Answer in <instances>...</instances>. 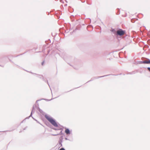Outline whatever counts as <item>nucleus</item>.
Instances as JSON below:
<instances>
[{
	"mask_svg": "<svg viewBox=\"0 0 150 150\" xmlns=\"http://www.w3.org/2000/svg\"><path fill=\"white\" fill-rule=\"evenodd\" d=\"M63 136H61L59 139V146H59V147L61 146H62V143L63 142Z\"/></svg>",
	"mask_w": 150,
	"mask_h": 150,
	"instance_id": "nucleus-3",
	"label": "nucleus"
},
{
	"mask_svg": "<svg viewBox=\"0 0 150 150\" xmlns=\"http://www.w3.org/2000/svg\"><path fill=\"white\" fill-rule=\"evenodd\" d=\"M136 73V72L135 71H133L132 72H130L129 74H135Z\"/></svg>",
	"mask_w": 150,
	"mask_h": 150,
	"instance_id": "nucleus-17",
	"label": "nucleus"
},
{
	"mask_svg": "<svg viewBox=\"0 0 150 150\" xmlns=\"http://www.w3.org/2000/svg\"><path fill=\"white\" fill-rule=\"evenodd\" d=\"M26 127H25L24 129H23V130H25L26 129Z\"/></svg>",
	"mask_w": 150,
	"mask_h": 150,
	"instance_id": "nucleus-32",
	"label": "nucleus"
},
{
	"mask_svg": "<svg viewBox=\"0 0 150 150\" xmlns=\"http://www.w3.org/2000/svg\"><path fill=\"white\" fill-rule=\"evenodd\" d=\"M65 133L67 134H71V132L69 129L65 127Z\"/></svg>",
	"mask_w": 150,
	"mask_h": 150,
	"instance_id": "nucleus-5",
	"label": "nucleus"
},
{
	"mask_svg": "<svg viewBox=\"0 0 150 150\" xmlns=\"http://www.w3.org/2000/svg\"><path fill=\"white\" fill-rule=\"evenodd\" d=\"M69 92V91H68L67 92H65V93H67V92Z\"/></svg>",
	"mask_w": 150,
	"mask_h": 150,
	"instance_id": "nucleus-34",
	"label": "nucleus"
},
{
	"mask_svg": "<svg viewBox=\"0 0 150 150\" xmlns=\"http://www.w3.org/2000/svg\"><path fill=\"white\" fill-rule=\"evenodd\" d=\"M18 67H19L17 65Z\"/></svg>",
	"mask_w": 150,
	"mask_h": 150,
	"instance_id": "nucleus-38",
	"label": "nucleus"
},
{
	"mask_svg": "<svg viewBox=\"0 0 150 150\" xmlns=\"http://www.w3.org/2000/svg\"><path fill=\"white\" fill-rule=\"evenodd\" d=\"M35 107L37 108V109L38 110L39 112L42 115H44V112L41 110L39 107H38L37 105H35Z\"/></svg>",
	"mask_w": 150,
	"mask_h": 150,
	"instance_id": "nucleus-4",
	"label": "nucleus"
},
{
	"mask_svg": "<svg viewBox=\"0 0 150 150\" xmlns=\"http://www.w3.org/2000/svg\"><path fill=\"white\" fill-rule=\"evenodd\" d=\"M69 11L71 13H72L74 11V9L73 8L71 10H70L69 9Z\"/></svg>",
	"mask_w": 150,
	"mask_h": 150,
	"instance_id": "nucleus-19",
	"label": "nucleus"
},
{
	"mask_svg": "<svg viewBox=\"0 0 150 150\" xmlns=\"http://www.w3.org/2000/svg\"><path fill=\"white\" fill-rule=\"evenodd\" d=\"M126 31L121 29L119 28L117 30L116 36H121L125 33Z\"/></svg>",
	"mask_w": 150,
	"mask_h": 150,
	"instance_id": "nucleus-2",
	"label": "nucleus"
},
{
	"mask_svg": "<svg viewBox=\"0 0 150 150\" xmlns=\"http://www.w3.org/2000/svg\"><path fill=\"white\" fill-rule=\"evenodd\" d=\"M62 1V0H60V1L61 2V1Z\"/></svg>",
	"mask_w": 150,
	"mask_h": 150,
	"instance_id": "nucleus-35",
	"label": "nucleus"
},
{
	"mask_svg": "<svg viewBox=\"0 0 150 150\" xmlns=\"http://www.w3.org/2000/svg\"><path fill=\"white\" fill-rule=\"evenodd\" d=\"M139 64H147V60L146 59V60L139 61Z\"/></svg>",
	"mask_w": 150,
	"mask_h": 150,
	"instance_id": "nucleus-7",
	"label": "nucleus"
},
{
	"mask_svg": "<svg viewBox=\"0 0 150 150\" xmlns=\"http://www.w3.org/2000/svg\"><path fill=\"white\" fill-rule=\"evenodd\" d=\"M48 53H49V51H48Z\"/></svg>",
	"mask_w": 150,
	"mask_h": 150,
	"instance_id": "nucleus-37",
	"label": "nucleus"
},
{
	"mask_svg": "<svg viewBox=\"0 0 150 150\" xmlns=\"http://www.w3.org/2000/svg\"><path fill=\"white\" fill-rule=\"evenodd\" d=\"M60 127H58L57 128H54L53 129L55 130H61V129L62 130L63 129H62V128L63 127V126H61Z\"/></svg>",
	"mask_w": 150,
	"mask_h": 150,
	"instance_id": "nucleus-10",
	"label": "nucleus"
},
{
	"mask_svg": "<svg viewBox=\"0 0 150 150\" xmlns=\"http://www.w3.org/2000/svg\"><path fill=\"white\" fill-rule=\"evenodd\" d=\"M45 117L54 126L58 127V125L54 119L52 117H50L47 115H45Z\"/></svg>",
	"mask_w": 150,
	"mask_h": 150,
	"instance_id": "nucleus-1",
	"label": "nucleus"
},
{
	"mask_svg": "<svg viewBox=\"0 0 150 150\" xmlns=\"http://www.w3.org/2000/svg\"><path fill=\"white\" fill-rule=\"evenodd\" d=\"M134 20L132 19V20H131V21H132V23H134Z\"/></svg>",
	"mask_w": 150,
	"mask_h": 150,
	"instance_id": "nucleus-27",
	"label": "nucleus"
},
{
	"mask_svg": "<svg viewBox=\"0 0 150 150\" xmlns=\"http://www.w3.org/2000/svg\"><path fill=\"white\" fill-rule=\"evenodd\" d=\"M27 71V72H29L30 73H31V74H34V75L37 74H36L33 73L32 72H30V71Z\"/></svg>",
	"mask_w": 150,
	"mask_h": 150,
	"instance_id": "nucleus-21",
	"label": "nucleus"
},
{
	"mask_svg": "<svg viewBox=\"0 0 150 150\" xmlns=\"http://www.w3.org/2000/svg\"><path fill=\"white\" fill-rule=\"evenodd\" d=\"M110 75V74H108V75H104V76H101L95 77H94L93 79H98V78H101V77H104L106 76H109Z\"/></svg>",
	"mask_w": 150,
	"mask_h": 150,
	"instance_id": "nucleus-8",
	"label": "nucleus"
},
{
	"mask_svg": "<svg viewBox=\"0 0 150 150\" xmlns=\"http://www.w3.org/2000/svg\"><path fill=\"white\" fill-rule=\"evenodd\" d=\"M120 10L119 9H118V12L117 13V14L119 15L120 14Z\"/></svg>",
	"mask_w": 150,
	"mask_h": 150,
	"instance_id": "nucleus-18",
	"label": "nucleus"
},
{
	"mask_svg": "<svg viewBox=\"0 0 150 150\" xmlns=\"http://www.w3.org/2000/svg\"><path fill=\"white\" fill-rule=\"evenodd\" d=\"M63 134V133H62V131L61 130L59 134H52V135L53 136H57L58 134L61 135V134Z\"/></svg>",
	"mask_w": 150,
	"mask_h": 150,
	"instance_id": "nucleus-15",
	"label": "nucleus"
},
{
	"mask_svg": "<svg viewBox=\"0 0 150 150\" xmlns=\"http://www.w3.org/2000/svg\"><path fill=\"white\" fill-rule=\"evenodd\" d=\"M147 60V64H150V60L148 58H146Z\"/></svg>",
	"mask_w": 150,
	"mask_h": 150,
	"instance_id": "nucleus-16",
	"label": "nucleus"
},
{
	"mask_svg": "<svg viewBox=\"0 0 150 150\" xmlns=\"http://www.w3.org/2000/svg\"><path fill=\"white\" fill-rule=\"evenodd\" d=\"M32 118L35 120L37 123L40 124V123L36 120L33 117H32Z\"/></svg>",
	"mask_w": 150,
	"mask_h": 150,
	"instance_id": "nucleus-22",
	"label": "nucleus"
},
{
	"mask_svg": "<svg viewBox=\"0 0 150 150\" xmlns=\"http://www.w3.org/2000/svg\"><path fill=\"white\" fill-rule=\"evenodd\" d=\"M25 120V119H24L21 122V123L23 122Z\"/></svg>",
	"mask_w": 150,
	"mask_h": 150,
	"instance_id": "nucleus-29",
	"label": "nucleus"
},
{
	"mask_svg": "<svg viewBox=\"0 0 150 150\" xmlns=\"http://www.w3.org/2000/svg\"><path fill=\"white\" fill-rule=\"evenodd\" d=\"M147 69L148 71L150 72V67H148Z\"/></svg>",
	"mask_w": 150,
	"mask_h": 150,
	"instance_id": "nucleus-25",
	"label": "nucleus"
},
{
	"mask_svg": "<svg viewBox=\"0 0 150 150\" xmlns=\"http://www.w3.org/2000/svg\"><path fill=\"white\" fill-rule=\"evenodd\" d=\"M65 139L66 140H69L67 138V137H65Z\"/></svg>",
	"mask_w": 150,
	"mask_h": 150,
	"instance_id": "nucleus-28",
	"label": "nucleus"
},
{
	"mask_svg": "<svg viewBox=\"0 0 150 150\" xmlns=\"http://www.w3.org/2000/svg\"><path fill=\"white\" fill-rule=\"evenodd\" d=\"M35 105H36L35 104L33 107L32 109V110L31 112H32V113H33V112H35V110H35V108L34 106H35Z\"/></svg>",
	"mask_w": 150,
	"mask_h": 150,
	"instance_id": "nucleus-13",
	"label": "nucleus"
},
{
	"mask_svg": "<svg viewBox=\"0 0 150 150\" xmlns=\"http://www.w3.org/2000/svg\"><path fill=\"white\" fill-rule=\"evenodd\" d=\"M117 30H116L115 29H114L112 28L110 30V31L112 32L116 35V33L117 32Z\"/></svg>",
	"mask_w": 150,
	"mask_h": 150,
	"instance_id": "nucleus-6",
	"label": "nucleus"
},
{
	"mask_svg": "<svg viewBox=\"0 0 150 150\" xmlns=\"http://www.w3.org/2000/svg\"><path fill=\"white\" fill-rule=\"evenodd\" d=\"M59 150H65V149H64V148H61Z\"/></svg>",
	"mask_w": 150,
	"mask_h": 150,
	"instance_id": "nucleus-24",
	"label": "nucleus"
},
{
	"mask_svg": "<svg viewBox=\"0 0 150 150\" xmlns=\"http://www.w3.org/2000/svg\"><path fill=\"white\" fill-rule=\"evenodd\" d=\"M74 17L75 16L72 15L70 16V18H71L72 21H75Z\"/></svg>",
	"mask_w": 150,
	"mask_h": 150,
	"instance_id": "nucleus-9",
	"label": "nucleus"
},
{
	"mask_svg": "<svg viewBox=\"0 0 150 150\" xmlns=\"http://www.w3.org/2000/svg\"><path fill=\"white\" fill-rule=\"evenodd\" d=\"M21 132L22 131H20V132Z\"/></svg>",
	"mask_w": 150,
	"mask_h": 150,
	"instance_id": "nucleus-36",
	"label": "nucleus"
},
{
	"mask_svg": "<svg viewBox=\"0 0 150 150\" xmlns=\"http://www.w3.org/2000/svg\"><path fill=\"white\" fill-rule=\"evenodd\" d=\"M9 60H10V61L11 62H12L11 60L10 59H9Z\"/></svg>",
	"mask_w": 150,
	"mask_h": 150,
	"instance_id": "nucleus-33",
	"label": "nucleus"
},
{
	"mask_svg": "<svg viewBox=\"0 0 150 150\" xmlns=\"http://www.w3.org/2000/svg\"><path fill=\"white\" fill-rule=\"evenodd\" d=\"M44 61H43L41 63V64L42 65H43L44 64Z\"/></svg>",
	"mask_w": 150,
	"mask_h": 150,
	"instance_id": "nucleus-26",
	"label": "nucleus"
},
{
	"mask_svg": "<svg viewBox=\"0 0 150 150\" xmlns=\"http://www.w3.org/2000/svg\"><path fill=\"white\" fill-rule=\"evenodd\" d=\"M47 84H48L49 86V87H50V85H49V84L48 83V81H47Z\"/></svg>",
	"mask_w": 150,
	"mask_h": 150,
	"instance_id": "nucleus-31",
	"label": "nucleus"
},
{
	"mask_svg": "<svg viewBox=\"0 0 150 150\" xmlns=\"http://www.w3.org/2000/svg\"><path fill=\"white\" fill-rule=\"evenodd\" d=\"M42 80L44 81L45 82H47V81H46V80L43 77L42 78Z\"/></svg>",
	"mask_w": 150,
	"mask_h": 150,
	"instance_id": "nucleus-20",
	"label": "nucleus"
},
{
	"mask_svg": "<svg viewBox=\"0 0 150 150\" xmlns=\"http://www.w3.org/2000/svg\"><path fill=\"white\" fill-rule=\"evenodd\" d=\"M32 115H33L32 114V112H31L30 115L29 116H28V117H27L25 119V120L26 119H29V118L30 117H33L32 116Z\"/></svg>",
	"mask_w": 150,
	"mask_h": 150,
	"instance_id": "nucleus-14",
	"label": "nucleus"
},
{
	"mask_svg": "<svg viewBox=\"0 0 150 150\" xmlns=\"http://www.w3.org/2000/svg\"><path fill=\"white\" fill-rule=\"evenodd\" d=\"M36 75H37V76L39 78H40V79H42V77H43V76L41 75H38L37 74Z\"/></svg>",
	"mask_w": 150,
	"mask_h": 150,
	"instance_id": "nucleus-12",
	"label": "nucleus"
},
{
	"mask_svg": "<svg viewBox=\"0 0 150 150\" xmlns=\"http://www.w3.org/2000/svg\"><path fill=\"white\" fill-rule=\"evenodd\" d=\"M93 79H93V78H92V79H91L90 81H88L87 82V83H88V82H90V81H93Z\"/></svg>",
	"mask_w": 150,
	"mask_h": 150,
	"instance_id": "nucleus-23",
	"label": "nucleus"
},
{
	"mask_svg": "<svg viewBox=\"0 0 150 150\" xmlns=\"http://www.w3.org/2000/svg\"><path fill=\"white\" fill-rule=\"evenodd\" d=\"M36 103L38 105V106H39V104H38V102H36Z\"/></svg>",
	"mask_w": 150,
	"mask_h": 150,
	"instance_id": "nucleus-30",
	"label": "nucleus"
},
{
	"mask_svg": "<svg viewBox=\"0 0 150 150\" xmlns=\"http://www.w3.org/2000/svg\"><path fill=\"white\" fill-rule=\"evenodd\" d=\"M52 99H50V100H48L47 99H40L37 100L36 101V102H38V101H40L41 100H47V101H50V100H51Z\"/></svg>",
	"mask_w": 150,
	"mask_h": 150,
	"instance_id": "nucleus-11",
	"label": "nucleus"
}]
</instances>
